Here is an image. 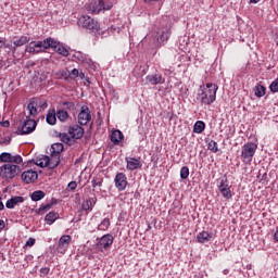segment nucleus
I'll return each mask as SVG.
<instances>
[{
	"instance_id": "obj_8",
	"label": "nucleus",
	"mask_w": 278,
	"mask_h": 278,
	"mask_svg": "<svg viewBox=\"0 0 278 278\" xmlns=\"http://www.w3.org/2000/svg\"><path fill=\"white\" fill-rule=\"evenodd\" d=\"M36 121L34 119H26L23 126L15 131L17 136H27V134H31L36 131Z\"/></svg>"
},
{
	"instance_id": "obj_21",
	"label": "nucleus",
	"mask_w": 278,
	"mask_h": 278,
	"mask_svg": "<svg viewBox=\"0 0 278 278\" xmlns=\"http://www.w3.org/2000/svg\"><path fill=\"white\" fill-rule=\"evenodd\" d=\"M197 240L200 244H205V242H210V240H212V235L207 231H202L198 233Z\"/></svg>"
},
{
	"instance_id": "obj_53",
	"label": "nucleus",
	"mask_w": 278,
	"mask_h": 278,
	"mask_svg": "<svg viewBox=\"0 0 278 278\" xmlns=\"http://www.w3.org/2000/svg\"><path fill=\"white\" fill-rule=\"evenodd\" d=\"M144 1H146V3H153V2H157L160 0H144Z\"/></svg>"
},
{
	"instance_id": "obj_5",
	"label": "nucleus",
	"mask_w": 278,
	"mask_h": 278,
	"mask_svg": "<svg viewBox=\"0 0 278 278\" xmlns=\"http://www.w3.org/2000/svg\"><path fill=\"white\" fill-rule=\"evenodd\" d=\"M21 173V167L14 164H5L0 169V177L3 179H14Z\"/></svg>"
},
{
	"instance_id": "obj_57",
	"label": "nucleus",
	"mask_w": 278,
	"mask_h": 278,
	"mask_svg": "<svg viewBox=\"0 0 278 278\" xmlns=\"http://www.w3.org/2000/svg\"><path fill=\"white\" fill-rule=\"evenodd\" d=\"M225 275H229V269H224L223 271Z\"/></svg>"
},
{
	"instance_id": "obj_56",
	"label": "nucleus",
	"mask_w": 278,
	"mask_h": 278,
	"mask_svg": "<svg viewBox=\"0 0 278 278\" xmlns=\"http://www.w3.org/2000/svg\"><path fill=\"white\" fill-rule=\"evenodd\" d=\"M250 3H260V0H250Z\"/></svg>"
},
{
	"instance_id": "obj_35",
	"label": "nucleus",
	"mask_w": 278,
	"mask_h": 278,
	"mask_svg": "<svg viewBox=\"0 0 278 278\" xmlns=\"http://www.w3.org/2000/svg\"><path fill=\"white\" fill-rule=\"evenodd\" d=\"M29 116H36L38 114V109L36 108V102H29L27 105Z\"/></svg>"
},
{
	"instance_id": "obj_10",
	"label": "nucleus",
	"mask_w": 278,
	"mask_h": 278,
	"mask_svg": "<svg viewBox=\"0 0 278 278\" xmlns=\"http://www.w3.org/2000/svg\"><path fill=\"white\" fill-rule=\"evenodd\" d=\"M218 190L224 199H231V189L229 188V184H227V177L220 179Z\"/></svg>"
},
{
	"instance_id": "obj_32",
	"label": "nucleus",
	"mask_w": 278,
	"mask_h": 278,
	"mask_svg": "<svg viewBox=\"0 0 278 278\" xmlns=\"http://www.w3.org/2000/svg\"><path fill=\"white\" fill-rule=\"evenodd\" d=\"M45 191L42 190H37V191H34L31 194H30V199L31 201H42V198L45 197Z\"/></svg>"
},
{
	"instance_id": "obj_27",
	"label": "nucleus",
	"mask_w": 278,
	"mask_h": 278,
	"mask_svg": "<svg viewBox=\"0 0 278 278\" xmlns=\"http://www.w3.org/2000/svg\"><path fill=\"white\" fill-rule=\"evenodd\" d=\"M60 156L51 154L50 162H49V168L53 170V168H58L60 166Z\"/></svg>"
},
{
	"instance_id": "obj_39",
	"label": "nucleus",
	"mask_w": 278,
	"mask_h": 278,
	"mask_svg": "<svg viewBox=\"0 0 278 278\" xmlns=\"http://www.w3.org/2000/svg\"><path fill=\"white\" fill-rule=\"evenodd\" d=\"M188 177H190V168H188V166H184L180 169V178L181 179H188Z\"/></svg>"
},
{
	"instance_id": "obj_41",
	"label": "nucleus",
	"mask_w": 278,
	"mask_h": 278,
	"mask_svg": "<svg viewBox=\"0 0 278 278\" xmlns=\"http://www.w3.org/2000/svg\"><path fill=\"white\" fill-rule=\"evenodd\" d=\"M64 108H66L70 112H75L77 110V105L75 104V102H68L65 101L63 102Z\"/></svg>"
},
{
	"instance_id": "obj_14",
	"label": "nucleus",
	"mask_w": 278,
	"mask_h": 278,
	"mask_svg": "<svg viewBox=\"0 0 278 278\" xmlns=\"http://www.w3.org/2000/svg\"><path fill=\"white\" fill-rule=\"evenodd\" d=\"M146 81L150 86H157L160 84H164L166 81V79H164V77H162V74H154V75H148L146 77Z\"/></svg>"
},
{
	"instance_id": "obj_13",
	"label": "nucleus",
	"mask_w": 278,
	"mask_h": 278,
	"mask_svg": "<svg viewBox=\"0 0 278 278\" xmlns=\"http://www.w3.org/2000/svg\"><path fill=\"white\" fill-rule=\"evenodd\" d=\"M68 136H71L73 140H79L80 138H84V128L79 125L71 126Z\"/></svg>"
},
{
	"instance_id": "obj_19",
	"label": "nucleus",
	"mask_w": 278,
	"mask_h": 278,
	"mask_svg": "<svg viewBox=\"0 0 278 278\" xmlns=\"http://www.w3.org/2000/svg\"><path fill=\"white\" fill-rule=\"evenodd\" d=\"M53 43L52 46H50V49H53L56 51V53H59V55H63L64 58H67L68 55V50L62 46L59 41H55L53 39Z\"/></svg>"
},
{
	"instance_id": "obj_34",
	"label": "nucleus",
	"mask_w": 278,
	"mask_h": 278,
	"mask_svg": "<svg viewBox=\"0 0 278 278\" xmlns=\"http://www.w3.org/2000/svg\"><path fill=\"white\" fill-rule=\"evenodd\" d=\"M49 162L50 157L46 155L37 161V166H40V168H49Z\"/></svg>"
},
{
	"instance_id": "obj_46",
	"label": "nucleus",
	"mask_w": 278,
	"mask_h": 278,
	"mask_svg": "<svg viewBox=\"0 0 278 278\" xmlns=\"http://www.w3.org/2000/svg\"><path fill=\"white\" fill-rule=\"evenodd\" d=\"M67 188H70V190H77V181H71Z\"/></svg>"
},
{
	"instance_id": "obj_55",
	"label": "nucleus",
	"mask_w": 278,
	"mask_h": 278,
	"mask_svg": "<svg viewBox=\"0 0 278 278\" xmlns=\"http://www.w3.org/2000/svg\"><path fill=\"white\" fill-rule=\"evenodd\" d=\"M78 77H80V79H84V77H86V75H85L84 73H80V74L78 75Z\"/></svg>"
},
{
	"instance_id": "obj_30",
	"label": "nucleus",
	"mask_w": 278,
	"mask_h": 278,
	"mask_svg": "<svg viewBox=\"0 0 278 278\" xmlns=\"http://www.w3.org/2000/svg\"><path fill=\"white\" fill-rule=\"evenodd\" d=\"M254 94L255 97H258V98L264 97V94H266V87H264L261 84L256 85L254 88Z\"/></svg>"
},
{
	"instance_id": "obj_6",
	"label": "nucleus",
	"mask_w": 278,
	"mask_h": 278,
	"mask_svg": "<svg viewBox=\"0 0 278 278\" xmlns=\"http://www.w3.org/2000/svg\"><path fill=\"white\" fill-rule=\"evenodd\" d=\"M255 151H257V144L253 142H248L242 147L241 157L243 162H253V156L255 155Z\"/></svg>"
},
{
	"instance_id": "obj_12",
	"label": "nucleus",
	"mask_w": 278,
	"mask_h": 278,
	"mask_svg": "<svg viewBox=\"0 0 278 278\" xmlns=\"http://www.w3.org/2000/svg\"><path fill=\"white\" fill-rule=\"evenodd\" d=\"M114 181H115V187L119 192H123V190L127 188V176L124 173L116 174Z\"/></svg>"
},
{
	"instance_id": "obj_4",
	"label": "nucleus",
	"mask_w": 278,
	"mask_h": 278,
	"mask_svg": "<svg viewBox=\"0 0 278 278\" xmlns=\"http://www.w3.org/2000/svg\"><path fill=\"white\" fill-rule=\"evenodd\" d=\"M86 11L90 12V14H99L102 10H110L113 8L112 2L105 3L103 0L92 1L85 5Z\"/></svg>"
},
{
	"instance_id": "obj_20",
	"label": "nucleus",
	"mask_w": 278,
	"mask_h": 278,
	"mask_svg": "<svg viewBox=\"0 0 278 278\" xmlns=\"http://www.w3.org/2000/svg\"><path fill=\"white\" fill-rule=\"evenodd\" d=\"M125 136L123 135V131L118 129L112 131L111 142H113V144H121V142H123Z\"/></svg>"
},
{
	"instance_id": "obj_15",
	"label": "nucleus",
	"mask_w": 278,
	"mask_h": 278,
	"mask_svg": "<svg viewBox=\"0 0 278 278\" xmlns=\"http://www.w3.org/2000/svg\"><path fill=\"white\" fill-rule=\"evenodd\" d=\"M36 179H38V173L34 172L31 169L25 170L22 174V180L25 184H34V181H36Z\"/></svg>"
},
{
	"instance_id": "obj_37",
	"label": "nucleus",
	"mask_w": 278,
	"mask_h": 278,
	"mask_svg": "<svg viewBox=\"0 0 278 278\" xmlns=\"http://www.w3.org/2000/svg\"><path fill=\"white\" fill-rule=\"evenodd\" d=\"M208 151H212V153H218V143L214 140H210L207 143Z\"/></svg>"
},
{
	"instance_id": "obj_24",
	"label": "nucleus",
	"mask_w": 278,
	"mask_h": 278,
	"mask_svg": "<svg viewBox=\"0 0 278 278\" xmlns=\"http://www.w3.org/2000/svg\"><path fill=\"white\" fill-rule=\"evenodd\" d=\"M74 58H76L78 62H83V64H88V65L92 64V59L88 58L86 54H83L81 52H76L74 54Z\"/></svg>"
},
{
	"instance_id": "obj_18",
	"label": "nucleus",
	"mask_w": 278,
	"mask_h": 278,
	"mask_svg": "<svg viewBox=\"0 0 278 278\" xmlns=\"http://www.w3.org/2000/svg\"><path fill=\"white\" fill-rule=\"evenodd\" d=\"M24 202H25V198L21 195H15L7 201L5 206L8 207V210H14V207H16L18 203H24Z\"/></svg>"
},
{
	"instance_id": "obj_22",
	"label": "nucleus",
	"mask_w": 278,
	"mask_h": 278,
	"mask_svg": "<svg viewBox=\"0 0 278 278\" xmlns=\"http://www.w3.org/2000/svg\"><path fill=\"white\" fill-rule=\"evenodd\" d=\"M71 240H72L71 235H63L59 240L60 249H68V245L71 244Z\"/></svg>"
},
{
	"instance_id": "obj_44",
	"label": "nucleus",
	"mask_w": 278,
	"mask_h": 278,
	"mask_svg": "<svg viewBox=\"0 0 278 278\" xmlns=\"http://www.w3.org/2000/svg\"><path fill=\"white\" fill-rule=\"evenodd\" d=\"M53 207V203L42 204L39 207V212H48V210H51Z\"/></svg>"
},
{
	"instance_id": "obj_49",
	"label": "nucleus",
	"mask_w": 278,
	"mask_h": 278,
	"mask_svg": "<svg viewBox=\"0 0 278 278\" xmlns=\"http://www.w3.org/2000/svg\"><path fill=\"white\" fill-rule=\"evenodd\" d=\"M3 229H5V222L0 219V231H3Z\"/></svg>"
},
{
	"instance_id": "obj_38",
	"label": "nucleus",
	"mask_w": 278,
	"mask_h": 278,
	"mask_svg": "<svg viewBox=\"0 0 278 278\" xmlns=\"http://www.w3.org/2000/svg\"><path fill=\"white\" fill-rule=\"evenodd\" d=\"M56 77H58L59 79H65V81H68V79H70L68 70L59 71V72L56 73Z\"/></svg>"
},
{
	"instance_id": "obj_2",
	"label": "nucleus",
	"mask_w": 278,
	"mask_h": 278,
	"mask_svg": "<svg viewBox=\"0 0 278 278\" xmlns=\"http://www.w3.org/2000/svg\"><path fill=\"white\" fill-rule=\"evenodd\" d=\"M52 45H55L53 38L48 37L43 41H30L26 46L25 51H27V53H33V55H37L38 53H43L47 49H51Z\"/></svg>"
},
{
	"instance_id": "obj_50",
	"label": "nucleus",
	"mask_w": 278,
	"mask_h": 278,
	"mask_svg": "<svg viewBox=\"0 0 278 278\" xmlns=\"http://www.w3.org/2000/svg\"><path fill=\"white\" fill-rule=\"evenodd\" d=\"M1 197H0V212H3V210H5V205L3 204V202L1 201Z\"/></svg>"
},
{
	"instance_id": "obj_33",
	"label": "nucleus",
	"mask_w": 278,
	"mask_h": 278,
	"mask_svg": "<svg viewBox=\"0 0 278 278\" xmlns=\"http://www.w3.org/2000/svg\"><path fill=\"white\" fill-rule=\"evenodd\" d=\"M110 218H104L98 226V231H108L110 229Z\"/></svg>"
},
{
	"instance_id": "obj_40",
	"label": "nucleus",
	"mask_w": 278,
	"mask_h": 278,
	"mask_svg": "<svg viewBox=\"0 0 278 278\" xmlns=\"http://www.w3.org/2000/svg\"><path fill=\"white\" fill-rule=\"evenodd\" d=\"M91 185H92V188H97L98 186L99 188H101V186H103V178L93 177L91 180Z\"/></svg>"
},
{
	"instance_id": "obj_48",
	"label": "nucleus",
	"mask_w": 278,
	"mask_h": 278,
	"mask_svg": "<svg viewBox=\"0 0 278 278\" xmlns=\"http://www.w3.org/2000/svg\"><path fill=\"white\" fill-rule=\"evenodd\" d=\"M49 270H50L49 267H42V268L40 269V274L43 275V276H45V275H49Z\"/></svg>"
},
{
	"instance_id": "obj_54",
	"label": "nucleus",
	"mask_w": 278,
	"mask_h": 278,
	"mask_svg": "<svg viewBox=\"0 0 278 278\" xmlns=\"http://www.w3.org/2000/svg\"><path fill=\"white\" fill-rule=\"evenodd\" d=\"M5 45V41L0 40V49H3V46Z\"/></svg>"
},
{
	"instance_id": "obj_52",
	"label": "nucleus",
	"mask_w": 278,
	"mask_h": 278,
	"mask_svg": "<svg viewBox=\"0 0 278 278\" xmlns=\"http://www.w3.org/2000/svg\"><path fill=\"white\" fill-rule=\"evenodd\" d=\"M2 127H10V122L9 121H4L1 123Z\"/></svg>"
},
{
	"instance_id": "obj_43",
	"label": "nucleus",
	"mask_w": 278,
	"mask_h": 278,
	"mask_svg": "<svg viewBox=\"0 0 278 278\" xmlns=\"http://www.w3.org/2000/svg\"><path fill=\"white\" fill-rule=\"evenodd\" d=\"M70 79H77L79 77V70L74 68L71 72H68Z\"/></svg>"
},
{
	"instance_id": "obj_3",
	"label": "nucleus",
	"mask_w": 278,
	"mask_h": 278,
	"mask_svg": "<svg viewBox=\"0 0 278 278\" xmlns=\"http://www.w3.org/2000/svg\"><path fill=\"white\" fill-rule=\"evenodd\" d=\"M78 26L83 27V29H87V31H91V34H97L99 29H101V25L90 15H83L77 21Z\"/></svg>"
},
{
	"instance_id": "obj_11",
	"label": "nucleus",
	"mask_w": 278,
	"mask_h": 278,
	"mask_svg": "<svg viewBox=\"0 0 278 278\" xmlns=\"http://www.w3.org/2000/svg\"><path fill=\"white\" fill-rule=\"evenodd\" d=\"M170 38V28H161L156 33V41L160 47Z\"/></svg>"
},
{
	"instance_id": "obj_31",
	"label": "nucleus",
	"mask_w": 278,
	"mask_h": 278,
	"mask_svg": "<svg viewBox=\"0 0 278 278\" xmlns=\"http://www.w3.org/2000/svg\"><path fill=\"white\" fill-rule=\"evenodd\" d=\"M56 118L61 122V123H66V121H68V112H66L65 110H59L56 112Z\"/></svg>"
},
{
	"instance_id": "obj_42",
	"label": "nucleus",
	"mask_w": 278,
	"mask_h": 278,
	"mask_svg": "<svg viewBox=\"0 0 278 278\" xmlns=\"http://www.w3.org/2000/svg\"><path fill=\"white\" fill-rule=\"evenodd\" d=\"M10 164H23V156L21 155H11V162Z\"/></svg>"
},
{
	"instance_id": "obj_23",
	"label": "nucleus",
	"mask_w": 278,
	"mask_h": 278,
	"mask_svg": "<svg viewBox=\"0 0 278 278\" xmlns=\"http://www.w3.org/2000/svg\"><path fill=\"white\" fill-rule=\"evenodd\" d=\"M46 121H47L48 125H55V123H58V115H56L54 109L48 111Z\"/></svg>"
},
{
	"instance_id": "obj_26",
	"label": "nucleus",
	"mask_w": 278,
	"mask_h": 278,
	"mask_svg": "<svg viewBox=\"0 0 278 278\" xmlns=\"http://www.w3.org/2000/svg\"><path fill=\"white\" fill-rule=\"evenodd\" d=\"M58 218H60V214L55 212H50L46 215L45 220L47 225H53V223L58 220Z\"/></svg>"
},
{
	"instance_id": "obj_1",
	"label": "nucleus",
	"mask_w": 278,
	"mask_h": 278,
	"mask_svg": "<svg viewBox=\"0 0 278 278\" xmlns=\"http://www.w3.org/2000/svg\"><path fill=\"white\" fill-rule=\"evenodd\" d=\"M218 91V85L207 83L200 87L198 97L204 105H212L216 101V92Z\"/></svg>"
},
{
	"instance_id": "obj_25",
	"label": "nucleus",
	"mask_w": 278,
	"mask_h": 278,
	"mask_svg": "<svg viewBox=\"0 0 278 278\" xmlns=\"http://www.w3.org/2000/svg\"><path fill=\"white\" fill-rule=\"evenodd\" d=\"M64 151V144L62 143H53L51 146V155H56L60 157V153Z\"/></svg>"
},
{
	"instance_id": "obj_51",
	"label": "nucleus",
	"mask_w": 278,
	"mask_h": 278,
	"mask_svg": "<svg viewBox=\"0 0 278 278\" xmlns=\"http://www.w3.org/2000/svg\"><path fill=\"white\" fill-rule=\"evenodd\" d=\"M12 47L14 46H11L10 43H5L2 46V49H12Z\"/></svg>"
},
{
	"instance_id": "obj_28",
	"label": "nucleus",
	"mask_w": 278,
	"mask_h": 278,
	"mask_svg": "<svg viewBox=\"0 0 278 278\" xmlns=\"http://www.w3.org/2000/svg\"><path fill=\"white\" fill-rule=\"evenodd\" d=\"M203 131H205V122H202V121L195 122V124L193 126V132L194 134H203Z\"/></svg>"
},
{
	"instance_id": "obj_47",
	"label": "nucleus",
	"mask_w": 278,
	"mask_h": 278,
	"mask_svg": "<svg viewBox=\"0 0 278 278\" xmlns=\"http://www.w3.org/2000/svg\"><path fill=\"white\" fill-rule=\"evenodd\" d=\"M34 244H36V239H34V238H29L26 241V247H34Z\"/></svg>"
},
{
	"instance_id": "obj_16",
	"label": "nucleus",
	"mask_w": 278,
	"mask_h": 278,
	"mask_svg": "<svg viewBox=\"0 0 278 278\" xmlns=\"http://www.w3.org/2000/svg\"><path fill=\"white\" fill-rule=\"evenodd\" d=\"M126 168L128 170H138V168H142V163L136 157H126Z\"/></svg>"
},
{
	"instance_id": "obj_45",
	"label": "nucleus",
	"mask_w": 278,
	"mask_h": 278,
	"mask_svg": "<svg viewBox=\"0 0 278 278\" xmlns=\"http://www.w3.org/2000/svg\"><path fill=\"white\" fill-rule=\"evenodd\" d=\"M83 210H92V200H87L85 203H83Z\"/></svg>"
},
{
	"instance_id": "obj_36",
	"label": "nucleus",
	"mask_w": 278,
	"mask_h": 278,
	"mask_svg": "<svg viewBox=\"0 0 278 278\" xmlns=\"http://www.w3.org/2000/svg\"><path fill=\"white\" fill-rule=\"evenodd\" d=\"M0 162L10 164L12 162V154L10 152H3L0 154Z\"/></svg>"
},
{
	"instance_id": "obj_59",
	"label": "nucleus",
	"mask_w": 278,
	"mask_h": 278,
	"mask_svg": "<svg viewBox=\"0 0 278 278\" xmlns=\"http://www.w3.org/2000/svg\"><path fill=\"white\" fill-rule=\"evenodd\" d=\"M165 73H169L170 74L172 72H170V70H165Z\"/></svg>"
},
{
	"instance_id": "obj_7",
	"label": "nucleus",
	"mask_w": 278,
	"mask_h": 278,
	"mask_svg": "<svg viewBox=\"0 0 278 278\" xmlns=\"http://www.w3.org/2000/svg\"><path fill=\"white\" fill-rule=\"evenodd\" d=\"M112 244H114V236L110 233L104 235L101 238H97V249L101 252L108 251Z\"/></svg>"
},
{
	"instance_id": "obj_9",
	"label": "nucleus",
	"mask_w": 278,
	"mask_h": 278,
	"mask_svg": "<svg viewBox=\"0 0 278 278\" xmlns=\"http://www.w3.org/2000/svg\"><path fill=\"white\" fill-rule=\"evenodd\" d=\"M92 121V115L90 114V108L88 105H83L80 112L78 113L79 125H88Z\"/></svg>"
},
{
	"instance_id": "obj_60",
	"label": "nucleus",
	"mask_w": 278,
	"mask_h": 278,
	"mask_svg": "<svg viewBox=\"0 0 278 278\" xmlns=\"http://www.w3.org/2000/svg\"><path fill=\"white\" fill-rule=\"evenodd\" d=\"M43 106L47 108V102L43 103Z\"/></svg>"
},
{
	"instance_id": "obj_29",
	"label": "nucleus",
	"mask_w": 278,
	"mask_h": 278,
	"mask_svg": "<svg viewBox=\"0 0 278 278\" xmlns=\"http://www.w3.org/2000/svg\"><path fill=\"white\" fill-rule=\"evenodd\" d=\"M59 138L61 142H65V144H68L70 147L71 144H73V142H75V140H73V137H71V135L68 136L66 132H61L59 135Z\"/></svg>"
},
{
	"instance_id": "obj_58",
	"label": "nucleus",
	"mask_w": 278,
	"mask_h": 278,
	"mask_svg": "<svg viewBox=\"0 0 278 278\" xmlns=\"http://www.w3.org/2000/svg\"><path fill=\"white\" fill-rule=\"evenodd\" d=\"M276 45H277V47H278V35H277V38H276Z\"/></svg>"
},
{
	"instance_id": "obj_17",
	"label": "nucleus",
	"mask_w": 278,
	"mask_h": 278,
	"mask_svg": "<svg viewBox=\"0 0 278 278\" xmlns=\"http://www.w3.org/2000/svg\"><path fill=\"white\" fill-rule=\"evenodd\" d=\"M30 40L31 38H29L28 36H21L13 41V47H11V50L16 51V48L25 47V45H28V42H30Z\"/></svg>"
}]
</instances>
